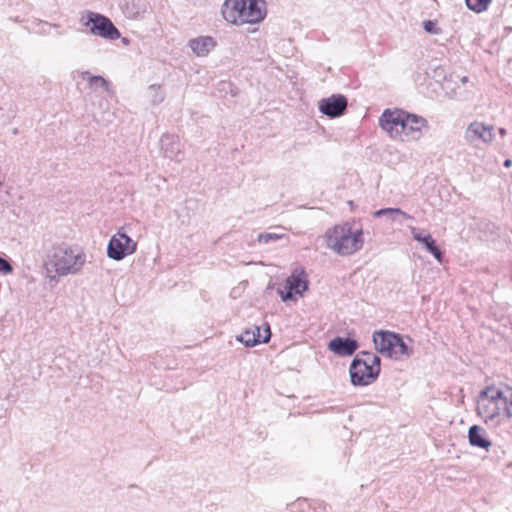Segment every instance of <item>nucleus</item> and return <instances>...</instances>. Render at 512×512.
I'll list each match as a JSON object with an SVG mask.
<instances>
[{
  "mask_svg": "<svg viewBox=\"0 0 512 512\" xmlns=\"http://www.w3.org/2000/svg\"><path fill=\"white\" fill-rule=\"evenodd\" d=\"M165 96L160 85L152 84L147 89V97L153 106L161 104L165 100Z\"/></svg>",
  "mask_w": 512,
  "mask_h": 512,
  "instance_id": "4be33fe9",
  "label": "nucleus"
},
{
  "mask_svg": "<svg viewBox=\"0 0 512 512\" xmlns=\"http://www.w3.org/2000/svg\"><path fill=\"white\" fill-rule=\"evenodd\" d=\"M161 151L166 158L175 162H182L184 159L183 145L178 136L165 134L160 140Z\"/></svg>",
  "mask_w": 512,
  "mask_h": 512,
  "instance_id": "ddd939ff",
  "label": "nucleus"
},
{
  "mask_svg": "<svg viewBox=\"0 0 512 512\" xmlns=\"http://www.w3.org/2000/svg\"><path fill=\"white\" fill-rule=\"evenodd\" d=\"M85 263L86 254L83 250L61 243L47 251L42 266L45 279L57 284L62 277L80 274Z\"/></svg>",
  "mask_w": 512,
  "mask_h": 512,
  "instance_id": "f257e3e1",
  "label": "nucleus"
},
{
  "mask_svg": "<svg viewBox=\"0 0 512 512\" xmlns=\"http://www.w3.org/2000/svg\"><path fill=\"white\" fill-rule=\"evenodd\" d=\"M263 331V338H256L255 331H253L252 328L247 329L241 335L237 336V340L247 347H253L260 343H267L271 338L270 326L267 323L264 324Z\"/></svg>",
  "mask_w": 512,
  "mask_h": 512,
  "instance_id": "f3484780",
  "label": "nucleus"
},
{
  "mask_svg": "<svg viewBox=\"0 0 512 512\" xmlns=\"http://www.w3.org/2000/svg\"><path fill=\"white\" fill-rule=\"evenodd\" d=\"M469 442L472 446L488 449L491 442L486 438V433L483 428L474 425L468 431Z\"/></svg>",
  "mask_w": 512,
  "mask_h": 512,
  "instance_id": "a211bd4d",
  "label": "nucleus"
},
{
  "mask_svg": "<svg viewBox=\"0 0 512 512\" xmlns=\"http://www.w3.org/2000/svg\"><path fill=\"white\" fill-rule=\"evenodd\" d=\"M81 22L85 27H89L91 34L108 40H117L121 37L120 31L112 21L99 13L88 11L81 17Z\"/></svg>",
  "mask_w": 512,
  "mask_h": 512,
  "instance_id": "0eeeda50",
  "label": "nucleus"
},
{
  "mask_svg": "<svg viewBox=\"0 0 512 512\" xmlns=\"http://www.w3.org/2000/svg\"><path fill=\"white\" fill-rule=\"evenodd\" d=\"M347 108V99L340 94H334L319 101V110L330 118H336L344 114Z\"/></svg>",
  "mask_w": 512,
  "mask_h": 512,
  "instance_id": "f8f14e48",
  "label": "nucleus"
},
{
  "mask_svg": "<svg viewBox=\"0 0 512 512\" xmlns=\"http://www.w3.org/2000/svg\"><path fill=\"white\" fill-rule=\"evenodd\" d=\"M137 250V242L131 239L126 233L118 231L114 234L107 246V256L115 261H121L132 255Z\"/></svg>",
  "mask_w": 512,
  "mask_h": 512,
  "instance_id": "6e6552de",
  "label": "nucleus"
},
{
  "mask_svg": "<svg viewBox=\"0 0 512 512\" xmlns=\"http://www.w3.org/2000/svg\"><path fill=\"white\" fill-rule=\"evenodd\" d=\"M411 234L413 239L417 242L422 243L428 252H430L439 262L442 260V252L436 246L435 240L432 238L430 234L424 235L419 229L416 227H410Z\"/></svg>",
  "mask_w": 512,
  "mask_h": 512,
  "instance_id": "dca6fc26",
  "label": "nucleus"
},
{
  "mask_svg": "<svg viewBox=\"0 0 512 512\" xmlns=\"http://www.w3.org/2000/svg\"><path fill=\"white\" fill-rule=\"evenodd\" d=\"M328 348L337 355L350 356L357 350L358 342L350 338L335 337L329 342Z\"/></svg>",
  "mask_w": 512,
  "mask_h": 512,
  "instance_id": "2eb2a0df",
  "label": "nucleus"
},
{
  "mask_svg": "<svg viewBox=\"0 0 512 512\" xmlns=\"http://www.w3.org/2000/svg\"><path fill=\"white\" fill-rule=\"evenodd\" d=\"M13 267L6 259L0 257V273L3 275H9L13 273Z\"/></svg>",
  "mask_w": 512,
  "mask_h": 512,
  "instance_id": "a878e982",
  "label": "nucleus"
},
{
  "mask_svg": "<svg viewBox=\"0 0 512 512\" xmlns=\"http://www.w3.org/2000/svg\"><path fill=\"white\" fill-rule=\"evenodd\" d=\"M494 138V126L481 121L471 122L464 131L465 141L472 146L490 145Z\"/></svg>",
  "mask_w": 512,
  "mask_h": 512,
  "instance_id": "9d476101",
  "label": "nucleus"
},
{
  "mask_svg": "<svg viewBox=\"0 0 512 512\" xmlns=\"http://www.w3.org/2000/svg\"><path fill=\"white\" fill-rule=\"evenodd\" d=\"M457 78L459 79V81L462 84H465L468 81V77L467 76H462V77L457 76Z\"/></svg>",
  "mask_w": 512,
  "mask_h": 512,
  "instance_id": "c756f323",
  "label": "nucleus"
},
{
  "mask_svg": "<svg viewBox=\"0 0 512 512\" xmlns=\"http://www.w3.org/2000/svg\"><path fill=\"white\" fill-rule=\"evenodd\" d=\"M427 126V121L423 117L409 114L405 112L402 125L398 131V136H395V140L400 141H411L420 138L421 130Z\"/></svg>",
  "mask_w": 512,
  "mask_h": 512,
  "instance_id": "9b49d317",
  "label": "nucleus"
},
{
  "mask_svg": "<svg viewBox=\"0 0 512 512\" xmlns=\"http://www.w3.org/2000/svg\"><path fill=\"white\" fill-rule=\"evenodd\" d=\"M88 85L91 90H96L98 88H102L105 91L110 90L109 82L102 76H89Z\"/></svg>",
  "mask_w": 512,
  "mask_h": 512,
  "instance_id": "5701e85b",
  "label": "nucleus"
},
{
  "mask_svg": "<svg viewBox=\"0 0 512 512\" xmlns=\"http://www.w3.org/2000/svg\"><path fill=\"white\" fill-rule=\"evenodd\" d=\"M477 413L488 424L500 425L512 418V387L487 386L478 396Z\"/></svg>",
  "mask_w": 512,
  "mask_h": 512,
  "instance_id": "f03ea898",
  "label": "nucleus"
},
{
  "mask_svg": "<svg viewBox=\"0 0 512 512\" xmlns=\"http://www.w3.org/2000/svg\"><path fill=\"white\" fill-rule=\"evenodd\" d=\"M308 275L302 267L295 268L286 279L284 288H278V293L283 301L294 300V294L302 296L308 289Z\"/></svg>",
  "mask_w": 512,
  "mask_h": 512,
  "instance_id": "1a4fd4ad",
  "label": "nucleus"
},
{
  "mask_svg": "<svg viewBox=\"0 0 512 512\" xmlns=\"http://www.w3.org/2000/svg\"><path fill=\"white\" fill-rule=\"evenodd\" d=\"M222 14L232 24H254L264 19L266 3L264 0H226Z\"/></svg>",
  "mask_w": 512,
  "mask_h": 512,
  "instance_id": "20e7f679",
  "label": "nucleus"
},
{
  "mask_svg": "<svg viewBox=\"0 0 512 512\" xmlns=\"http://www.w3.org/2000/svg\"><path fill=\"white\" fill-rule=\"evenodd\" d=\"M374 217L378 218L381 216H387L391 221H399L411 219L412 217L406 212L402 211L399 208H384L378 211H375L373 214Z\"/></svg>",
  "mask_w": 512,
  "mask_h": 512,
  "instance_id": "412c9836",
  "label": "nucleus"
},
{
  "mask_svg": "<svg viewBox=\"0 0 512 512\" xmlns=\"http://www.w3.org/2000/svg\"><path fill=\"white\" fill-rule=\"evenodd\" d=\"M189 46L197 56H205L215 46V42L211 37H199L191 39Z\"/></svg>",
  "mask_w": 512,
  "mask_h": 512,
  "instance_id": "6ab92c4d",
  "label": "nucleus"
},
{
  "mask_svg": "<svg viewBox=\"0 0 512 512\" xmlns=\"http://www.w3.org/2000/svg\"><path fill=\"white\" fill-rule=\"evenodd\" d=\"M381 370L380 358L371 352H360L353 359L349 374L354 386H367L372 384L379 376Z\"/></svg>",
  "mask_w": 512,
  "mask_h": 512,
  "instance_id": "39448f33",
  "label": "nucleus"
},
{
  "mask_svg": "<svg viewBox=\"0 0 512 512\" xmlns=\"http://www.w3.org/2000/svg\"><path fill=\"white\" fill-rule=\"evenodd\" d=\"M373 342L376 350L390 358L399 359L402 356H410L409 348L399 334L389 331H376L373 334Z\"/></svg>",
  "mask_w": 512,
  "mask_h": 512,
  "instance_id": "423d86ee",
  "label": "nucleus"
},
{
  "mask_svg": "<svg viewBox=\"0 0 512 512\" xmlns=\"http://www.w3.org/2000/svg\"><path fill=\"white\" fill-rule=\"evenodd\" d=\"M434 78L437 79V81H440V78L443 77V83H442V89L444 90L446 96L450 99H454L457 96L456 88L452 85V75H450V78L448 79L445 75V70L443 67L439 66L434 69Z\"/></svg>",
  "mask_w": 512,
  "mask_h": 512,
  "instance_id": "aec40b11",
  "label": "nucleus"
},
{
  "mask_svg": "<svg viewBox=\"0 0 512 512\" xmlns=\"http://www.w3.org/2000/svg\"><path fill=\"white\" fill-rule=\"evenodd\" d=\"M511 165H512V161L510 159H506L504 161V166L505 167L509 168V167H511Z\"/></svg>",
  "mask_w": 512,
  "mask_h": 512,
  "instance_id": "2f4dec72",
  "label": "nucleus"
},
{
  "mask_svg": "<svg viewBox=\"0 0 512 512\" xmlns=\"http://www.w3.org/2000/svg\"><path fill=\"white\" fill-rule=\"evenodd\" d=\"M323 239L326 247L340 256L353 255L364 245L362 228L350 222L337 224L327 229Z\"/></svg>",
  "mask_w": 512,
  "mask_h": 512,
  "instance_id": "7ed1b4c3",
  "label": "nucleus"
},
{
  "mask_svg": "<svg viewBox=\"0 0 512 512\" xmlns=\"http://www.w3.org/2000/svg\"><path fill=\"white\" fill-rule=\"evenodd\" d=\"M498 132L501 137H504L507 134V131L505 128H499Z\"/></svg>",
  "mask_w": 512,
  "mask_h": 512,
  "instance_id": "7c9ffc66",
  "label": "nucleus"
},
{
  "mask_svg": "<svg viewBox=\"0 0 512 512\" xmlns=\"http://www.w3.org/2000/svg\"><path fill=\"white\" fill-rule=\"evenodd\" d=\"M89 76H92L91 73L89 71H83L81 72V77L83 79H86L88 82H89Z\"/></svg>",
  "mask_w": 512,
  "mask_h": 512,
  "instance_id": "c85d7f7f",
  "label": "nucleus"
},
{
  "mask_svg": "<svg viewBox=\"0 0 512 512\" xmlns=\"http://www.w3.org/2000/svg\"><path fill=\"white\" fill-rule=\"evenodd\" d=\"M433 26H434V23L431 22V21H426L424 22V29L427 31V32H433Z\"/></svg>",
  "mask_w": 512,
  "mask_h": 512,
  "instance_id": "cd10ccee",
  "label": "nucleus"
},
{
  "mask_svg": "<svg viewBox=\"0 0 512 512\" xmlns=\"http://www.w3.org/2000/svg\"><path fill=\"white\" fill-rule=\"evenodd\" d=\"M465 1L467 4V7L476 13H481V12L485 11L491 2V0H465Z\"/></svg>",
  "mask_w": 512,
  "mask_h": 512,
  "instance_id": "b1692460",
  "label": "nucleus"
},
{
  "mask_svg": "<svg viewBox=\"0 0 512 512\" xmlns=\"http://www.w3.org/2000/svg\"><path fill=\"white\" fill-rule=\"evenodd\" d=\"M263 327H259V326H254L252 329L253 331H255V337L256 338H263L264 336V331H263Z\"/></svg>",
  "mask_w": 512,
  "mask_h": 512,
  "instance_id": "bb28decb",
  "label": "nucleus"
},
{
  "mask_svg": "<svg viewBox=\"0 0 512 512\" xmlns=\"http://www.w3.org/2000/svg\"><path fill=\"white\" fill-rule=\"evenodd\" d=\"M405 115V111L403 110H394L391 111L389 109L385 110L379 120L380 127L392 138L395 139V136H398V131L400 128V124L402 125V121Z\"/></svg>",
  "mask_w": 512,
  "mask_h": 512,
  "instance_id": "4468645a",
  "label": "nucleus"
},
{
  "mask_svg": "<svg viewBox=\"0 0 512 512\" xmlns=\"http://www.w3.org/2000/svg\"><path fill=\"white\" fill-rule=\"evenodd\" d=\"M283 236H284V234H278V233H274V232L261 233L258 235L257 241L259 243L267 244L271 241H277V240L283 238Z\"/></svg>",
  "mask_w": 512,
  "mask_h": 512,
  "instance_id": "393cba45",
  "label": "nucleus"
}]
</instances>
